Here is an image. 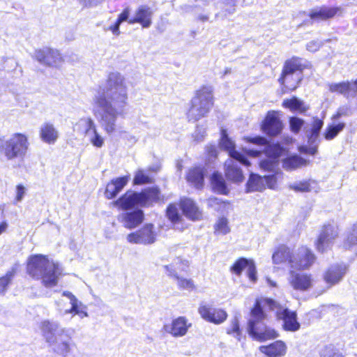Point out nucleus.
Wrapping results in <instances>:
<instances>
[{
    "mask_svg": "<svg viewBox=\"0 0 357 357\" xmlns=\"http://www.w3.org/2000/svg\"><path fill=\"white\" fill-rule=\"evenodd\" d=\"M89 142L93 146L101 148L104 144V138L98 133L97 128L91 131V135H87Z\"/></svg>",
    "mask_w": 357,
    "mask_h": 357,
    "instance_id": "obj_43",
    "label": "nucleus"
},
{
    "mask_svg": "<svg viewBox=\"0 0 357 357\" xmlns=\"http://www.w3.org/2000/svg\"><path fill=\"white\" fill-rule=\"evenodd\" d=\"M350 114V109L347 106H343L338 109L336 114L333 116L334 120L339 119L342 116H349Z\"/></svg>",
    "mask_w": 357,
    "mask_h": 357,
    "instance_id": "obj_55",
    "label": "nucleus"
},
{
    "mask_svg": "<svg viewBox=\"0 0 357 357\" xmlns=\"http://www.w3.org/2000/svg\"><path fill=\"white\" fill-rule=\"evenodd\" d=\"M206 151L209 158H215L218 155V150L214 145H208L206 147Z\"/></svg>",
    "mask_w": 357,
    "mask_h": 357,
    "instance_id": "obj_59",
    "label": "nucleus"
},
{
    "mask_svg": "<svg viewBox=\"0 0 357 357\" xmlns=\"http://www.w3.org/2000/svg\"><path fill=\"white\" fill-rule=\"evenodd\" d=\"M319 134L310 131V134L308 136V142L310 145H318L319 144Z\"/></svg>",
    "mask_w": 357,
    "mask_h": 357,
    "instance_id": "obj_60",
    "label": "nucleus"
},
{
    "mask_svg": "<svg viewBox=\"0 0 357 357\" xmlns=\"http://www.w3.org/2000/svg\"><path fill=\"white\" fill-rule=\"evenodd\" d=\"M160 195V190L157 188L146 189L140 193L127 192L114 202V204L123 210L128 211L135 206H146L151 202L159 200Z\"/></svg>",
    "mask_w": 357,
    "mask_h": 357,
    "instance_id": "obj_7",
    "label": "nucleus"
},
{
    "mask_svg": "<svg viewBox=\"0 0 357 357\" xmlns=\"http://www.w3.org/2000/svg\"><path fill=\"white\" fill-rule=\"evenodd\" d=\"M17 195H16V201L21 202L26 194V188L22 185H17L16 188Z\"/></svg>",
    "mask_w": 357,
    "mask_h": 357,
    "instance_id": "obj_58",
    "label": "nucleus"
},
{
    "mask_svg": "<svg viewBox=\"0 0 357 357\" xmlns=\"http://www.w3.org/2000/svg\"><path fill=\"white\" fill-rule=\"evenodd\" d=\"M277 317L283 321V328L285 331L295 332L299 330L301 325L297 321L296 312L285 308L277 312Z\"/></svg>",
    "mask_w": 357,
    "mask_h": 357,
    "instance_id": "obj_20",
    "label": "nucleus"
},
{
    "mask_svg": "<svg viewBox=\"0 0 357 357\" xmlns=\"http://www.w3.org/2000/svg\"><path fill=\"white\" fill-rule=\"evenodd\" d=\"M321 357H343L333 347L327 346L321 351Z\"/></svg>",
    "mask_w": 357,
    "mask_h": 357,
    "instance_id": "obj_50",
    "label": "nucleus"
},
{
    "mask_svg": "<svg viewBox=\"0 0 357 357\" xmlns=\"http://www.w3.org/2000/svg\"><path fill=\"white\" fill-rule=\"evenodd\" d=\"M345 127L344 123L337 125H331L325 130L324 137L326 140H331L335 138Z\"/></svg>",
    "mask_w": 357,
    "mask_h": 357,
    "instance_id": "obj_40",
    "label": "nucleus"
},
{
    "mask_svg": "<svg viewBox=\"0 0 357 357\" xmlns=\"http://www.w3.org/2000/svg\"><path fill=\"white\" fill-rule=\"evenodd\" d=\"M211 186L215 192L220 194L226 195L229 191L225 180H211Z\"/></svg>",
    "mask_w": 357,
    "mask_h": 357,
    "instance_id": "obj_46",
    "label": "nucleus"
},
{
    "mask_svg": "<svg viewBox=\"0 0 357 357\" xmlns=\"http://www.w3.org/2000/svg\"><path fill=\"white\" fill-rule=\"evenodd\" d=\"M226 3L229 6V8L227 9H225V12H227L229 14L234 13L235 11V6L236 3V0H225Z\"/></svg>",
    "mask_w": 357,
    "mask_h": 357,
    "instance_id": "obj_62",
    "label": "nucleus"
},
{
    "mask_svg": "<svg viewBox=\"0 0 357 357\" xmlns=\"http://www.w3.org/2000/svg\"><path fill=\"white\" fill-rule=\"evenodd\" d=\"M177 262L172 263L169 265H166L164 266L166 273L169 276L173 278L175 280H176L177 285L180 289L192 290L195 288V285L193 281L190 279H186L183 278H180L176 272L177 268Z\"/></svg>",
    "mask_w": 357,
    "mask_h": 357,
    "instance_id": "obj_25",
    "label": "nucleus"
},
{
    "mask_svg": "<svg viewBox=\"0 0 357 357\" xmlns=\"http://www.w3.org/2000/svg\"><path fill=\"white\" fill-rule=\"evenodd\" d=\"M275 302L271 299H257L255 307L250 312V318L248 321L247 331L248 334L256 341L265 342L279 337V333L274 328L265 324L266 311L273 310Z\"/></svg>",
    "mask_w": 357,
    "mask_h": 357,
    "instance_id": "obj_2",
    "label": "nucleus"
},
{
    "mask_svg": "<svg viewBox=\"0 0 357 357\" xmlns=\"http://www.w3.org/2000/svg\"><path fill=\"white\" fill-rule=\"evenodd\" d=\"M208 206L213 208L215 211L225 212L230 206L229 203L223 202L218 198L211 197L207 200Z\"/></svg>",
    "mask_w": 357,
    "mask_h": 357,
    "instance_id": "obj_38",
    "label": "nucleus"
},
{
    "mask_svg": "<svg viewBox=\"0 0 357 357\" xmlns=\"http://www.w3.org/2000/svg\"><path fill=\"white\" fill-rule=\"evenodd\" d=\"M42 335L54 353L67 357L75 347L70 330L62 328L56 321L45 320L40 324Z\"/></svg>",
    "mask_w": 357,
    "mask_h": 357,
    "instance_id": "obj_3",
    "label": "nucleus"
},
{
    "mask_svg": "<svg viewBox=\"0 0 357 357\" xmlns=\"http://www.w3.org/2000/svg\"><path fill=\"white\" fill-rule=\"evenodd\" d=\"M356 91L357 86L354 83L349 82L347 98L349 96H354Z\"/></svg>",
    "mask_w": 357,
    "mask_h": 357,
    "instance_id": "obj_63",
    "label": "nucleus"
},
{
    "mask_svg": "<svg viewBox=\"0 0 357 357\" xmlns=\"http://www.w3.org/2000/svg\"><path fill=\"white\" fill-rule=\"evenodd\" d=\"M128 94L126 78L110 73L93 97V114L103 130L112 135L117 130V119L126 112Z\"/></svg>",
    "mask_w": 357,
    "mask_h": 357,
    "instance_id": "obj_1",
    "label": "nucleus"
},
{
    "mask_svg": "<svg viewBox=\"0 0 357 357\" xmlns=\"http://www.w3.org/2000/svg\"><path fill=\"white\" fill-rule=\"evenodd\" d=\"M311 146L307 148L306 146L299 147V151L303 153H308L314 155L317 152V145H310Z\"/></svg>",
    "mask_w": 357,
    "mask_h": 357,
    "instance_id": "obj_57",
    "label": "nucleus"
},
{
    "mask_svg": "<svg viewBox=\"0 0 357 357\" xmlns=\"http://www.w3.org/2000/svg\"><path fill=\"white\" fill-rule=\"evenodd\" d=\"M27 272L31 277L41 280L46 287L56 286L61 275L59 265L43 255H36L29 258Z\"/></svg>",
    "mask_w": 357,
    "mask_h": 357,
    "instance_id": "obj_4",
    "label": "nucleus"
},
{
    "mask_svg": "<svg viewBox=\"0 0 357 357\" xmlns=\"http://www.w3.org/2000/svg\"><path fill=\"white\" fill-rule=\"evenodd\" d=\"M316 180H296L289 185V188L295 192L316 191Z\"/></svg>",
    "mask_w": 357,
    "mask_h": 357,
    "instance_id": "obj_34",
    "label": "nucleus"
},
{
    "mask_svg": "<svg viewBox=\"0 0 357 357\" xmlns=\"http://www.w3.org/2000/svg\"><path fill=\"white\" fill-rule=\"evenodd\" d=\"M160 169V165L159 164H155L151 165L147 171L143 169H139L133 178H151V172H157Z\"/></svg>",
    "mask_w": 357,
    "mask_h": 357,
    "instance_id": "obj_42",
    "label": "nucleus"
},
{
    "mask_svg": "<svg viewBox=\"0 0 357 357\" xmlns=\"http://www.w3.org/2000/svg\"><path fill=\"white\" fill-rule=\"evenodd\" d=\"M357 244V224L355 225L352 229L351 232L347 236L344 242V247L346 248H350L352 245Z\"/></svg>",
    "mask_w": 357,
    "mask_h": 357,
    "instance_id": "obj_48",
    "label": "nucleus"
},
{
    "mask_svg": "<svg viewBox=\"0 0 357 357\" xmlns=\"http://www.w3.org/2000/svg\"><path fill=\"white\" fill-rule=\"evenodd\" d=\"M314 260L315 257L312 252L306 247H301L292 253L289 264L291 268L305 269L308 268Z\"/></svg>",
    "mask_w": 357,
    "mask_h": 357,
    "instance_id": "obj_12",
    "label": "nucleus"
},
{
    "mask_svg": "<svg viewBox=\"0 0 357 357\" xmlns=\"http://www.w3.org/2000/svg\"><path fill=\"white\" fill-rule=\"evenodd\" d=\"M40 137L43 142L51 144L58 139L59 132L52 123H45L40 127Z\"/></svg>",
    "mask_w": 357,
    "mask_h": 357,
    "instance_id": "obj_29",
    "label": "nucleus"
},
{
    "mask_svg": "<svg viewBox=\"0 0 357 357\" xmlns=\"http://www.w3.org/2000/svg\"><path fill=\"white\" fill-rule=\"evenodd\" d=\"M220 146L222 149L226 151L231 158L245 166L250 165V162L245 156L235 150V144L229 138L225 130H222Z\"/></svg>",
    "mask_w": 357,
    "mask_h": 357,
    "instance_id": "obj_14",
    "label": "nucleus"
},
{
    "mask_svg": "<svg viewBox=\"0 0 357 357\" xmlns=\"http://www.w3.org/2000/svg\"><path fill=\"white\" fill-rule=\"evenodd\" d=\"M291 130L298 132L303 126L304 121L298 117H291L289 120Z\"/></svg>",
    "mask_w": 357,
    "mask_h": 357,
    "instance_id": "obj_51",
    "label": "nucleus"
},
{
    "mask_svg": "<svg viewBox=\"0 0 357 357\" xmlns=\"http://www.w3.org/2000/svg\"><path fill=\"white\" fill-rule=\"evenodd\" d=\"M27 137L22 133H15L6 141L3 140V146L0 151L3 152L8 160L23 158L29 149Z\"/></svg>",
    "mask_w": 357,
    "mask_h": 357,
    "instance_id": "obj_9",
    "label": "nucleus"
},
{
    "mask_svg": "<svg viewBox=\"0 0 357 357\" xmlns=\"http://www.w3.org/2000/svg\"><path fill=\"white\" fill-rule=\"evenodd\" d=\"M247 273L251 281L255 282L257 280L256 267L253 261H248V264L247 266Z\"/></svg>",
    "mask_w": 357,
    "mask_h": 357,
    "instance_id": "obj_52",
    "label": "nucleus"
},
{
    "mask_svg": "<svg viewBox=\"0 0 357 357\" xmlns=\"http://www.w3.org/2000/svg\"><path fill=\"white\" fill-rule=\"evenodd\" d=\"M119 219L121 220L125 227L128 229H133L142 222L144 220V213L142 210L137 209L122 213L119 216Z\"/></svg>",
    "mask_w": 357,
    "mask_h": 357,
    "instance_id": "obj_24",
    "label": "nucleus"
},
{
    "mask_svg": "<svg viewBox=\"0 0 357 357\" xmlns=\"http://www.w3.org/2000/svg\"><path fill=\"white\" fill-rule=\"evenodd\" d=\"M309 162V160L298 155H294L284 159L282 161V167L287 171H292L307 166Z\"/></svg>",
    "mask_w": 357,
    "mask_h": 357,
    "instance_id": "obj_31",
    "label": "nucleus"
},
{
    "mask_svg": "<svg viewBox=\"0 0 357 357\" xmlns=\"http://www.w3.org/2000/svg\"><path fill=\"white\" fill-rule=\"evenodd\" d=\"M288 281L294 289L301 291H308L314 284L311 275L294 271H290Z\"/></svg>",
    "mask_w": 357,
    "mask_h": 357,
    "instance_id": "obj_13",
    "label": "nucleus"
},
{
    "mask_svg": "<svg viewBox=\"0 0 357 357\" xmlns=\"http://www.w3.org/2000/svg\"><path fill=\"white\" fill-rule=\"evenodd\" d=\"M248 261L246 259L241 258L236 261L234 264L231 266V271L235 273L237 275H240L242 271L247 268L248 264Z\"/></svg>",
    "mask_w": 357,
    "mask_h": 357,
    "instance_id": "obj_49",
    "label": "nucleus"
},
{
    "mask_svg": "<svg viewBox=\"0 0 357 357\" xmlns=\"http://www.w3.org/2000/svg\"><path fill=\"white\" fill-rule=\"evenodd\" d=\"M226 178H244L242 171L238 168L236 163L230 160L226 164Z\"/></svg>",
    "mask_w": 357,
    "mask_h": 357,
    "instance_id": "obj_37",
    "label": "nucleus"
},
{
    "mask_svg": "<svg viewBox=\"0 0 357 357\" xmlns=\"http://www.w3.org/2000/svg\"><path fill=\"white\" fill-rule=\"evenodd\" d=\"M156 231L154 225L146 224L139 230L127 236V241L135 244H152L156 240Z\"/></svg>",
    "mask_w": 357,
    "mask_h": 357,
    "instance_id": "obj_11",
    "label": "nucleus"
},
{
    "mask_svg": "<svg viewBox=\"0 0 357 357\" xmlns=\"http://www.w3.org/2000/svg\"><path fill=\"white\" fill-rule=\"evenodd\" d=\"M166 215L174 224L179 222L182 219L176 204H170L168 206L166 210Z\"/></svg>",
    "mask_w": 357,
    "mask_h": 357,
    "instance_id": "obj_39",
    "label": "nucleus"
},
{
    "mask_svg": "<svg viewBox=\"0 0 357 357\" xmlns=\"http://www.w3.org/2000/svg\"><path fill=\"white\" fill-rule=\"evenodd\" d=\"M96 128L95 122L91 117H82L74 125L73 130L86 136L91 135Z\"/></svg>",
    "mask_w": 357,
    "mask_h": 357,
    "instance_id": "obj_32",
    "label": "nucleus"
},
{
    "mask_svg": "<svg viewBox=\"0 0 357 357\" xmlns=\"http://www.w3.org/2000/svg\"><path fill=\"white\" fill-rule=\"evenodd\" d=\"M304 68L301 58L293 57L286 61L279 82L288 89H296L301 81V73Z\"/></svg>",
    "mask_w": 357,
    "mask_h": 357,
    "instance_id": "obj_8",
    "label": "nucleus"
},
{
    "mask_svg": "<svg viewBox=\"0 0 357 357\" xmlns=\"http://www.w3.org/2000/svg\"><path fill=\"white\" fill-rule=\"evenodd\" d=\"M291 257H292V254L290 253L289 248L281 246L273 254L272 258L275 264H280L287 261L289 264Z\"/></svg>",
    "mask_w": 357,
    "mask_h": 357,
    "instance_id": "obj_35",
    "label": "nucleus"
},
{
    "mask_svg": "<svg viewBox=\"0 0 357 357\" xmlns=\"http://www.w3.org/2000/svg\"><path fill=\"white\" fill-rule=\"evenodd\" d=\"M32 57L44 66L58 68L64 62L63 57L57 50L47 47L36 50Z\"/></svg>",
    "mask_w": 357,
    "mask_h": 357,
    "instance_id": "obj_10",
    "label": "nucleus"
},
{
    "mask_svg": "<svg viewBox=\"0 0 357 357\" xmlns=\"http://www.w3.org/2000/svg\"><path fill=\"white\" fill-rule=\"evenodd\" d=\"M278 180H248L246 184V192H252L256 191H262L266 186L270 189L277 188Z\"/></svg>",
    "mask_w": 357,
    "mask_h": 357,
    "instance_id": "obj_28",
    "label": "nucleus"
},
{
    "mask_svg": "<svg viewBox=\"0 0 357 357\" xmlns=\"http://www.w3.org/2000/svg\"><path fill=\"white\" fill-rule=\"evenodd\" d=\"M15 275V271L13 269L6 273V274L0 278V294H3L6 291L7 287L11 282Z\"/></svg>",
    "mask_w": 357,
    "mask_h": 357,
    "instance_id": "obj_44",
    "label": "nucleus"
},
{
    "mask_svg": "<svg viewBox=\"0 0 357 357\" xmlns=\"http://www.w3.org/2000/svg\"><path fill=\"white\" fill-rule=\"evenodd\" d=\"M349 82L331 84L329 86V90L331 92H337L347 98Z\"/></svg>",
    "mask_w": 357,
    "mask_h": 357,
    "instance_id": "obj_45",
    "label": "nucleus"
},
{
    "mask_svg": "<svg viewBox=\"0 0 357 357\" xmlns=\"http://www.w3.org/2000/svg\"><path fill=\"white\" fill-rule=\"evenodd\" d=\"M343 10L341 7L321 6L316 7L310 11L309 17L317 22L327 20L335 15H341Z\"/></svg>",
    "mask_w": 357,
    "mask_h": 357,
    "instance_id": "obj_17",
    "label": "nucleus"
},
{
    "mask_svg": "<svg viewBox=\"0 0 357 357\" xmlns=\"http://www.w3.org/2000/svg\"><path fill=\"white\" fill-rule=\"evenodd\" d=\"M179 206L183 215L188 219L196 221L202 218V211L197 206L196 203L189 198H181Z\"/></svg>",
    "mask_w": 357,
    "mask_h": 357,
    "instance_id": "obj_21",
    "label": "nucleus"
},
{
    "mask_svg": "<svg viewBox=\"0 0 357 357\" xmlns=\"http://www.w3.org/2000/svg\"><path fill=\"white\" fill-rule=\"evenodd\" d=\"M199 312L204 319L215 324L224 322L227 317L225 310L207 305L200 306Z\"/></svg>",
    "mask_w": 357,
    "mask_h": 357,
    "instance_id": "obj_18",
    "label": "nucleus"
},
{
    "mask_svg": "<svg viewBox=\"0 0 357 357\" xmlns=\"http://www.w3.org/2000/svg\"><path fill=\"white\" fill-rule=\"evenodd\" d=\"M347 271L344 264H335L331 266L324 275V280L327 283L334 284L339 282Z\"/></svg>",
    "mask_w": 357,
    "mask_h": 357,
    "instance_id": "obj_26",
    "label": "nucleus"
},
{
    "mask_svg": "<svg viewBox=\"0 0 357 357\" xmlns=\"http://www.w3.org/2000/svg\"><path fill=\"white\" fill-rule=\"evenodd\" d=\"M130 14V11L128 8H126L119 16L117 19V22L119 24H121V22L124 21H128L130 19H128Z\"/></svg>",
    "mask_w": 357,
    "mask_h": 357,
    "instance_id": "obj_61",
    "label": "nucleus"
},
{
    "mask_svg": "<svg viewBox=\"0 0 357 357\" xmlns=\"http://www.w3.org/2000/svg\"><path fill=\"white\" fill-rule=\"evenodd\" d=\"M282 128V122L274 112H269L262 125L264 132L269 135L279 134Z\"/></svg>",
    "mask_w": 357,
    "mask_h": 357,
    "instance_id": "obj_22",
    "label": "nucleus"
},
{
    "mask_svg": "<svg viewBox=\"0 0 357 357\" xmlns=\"http://www.w3.org/2000/svg\"><path fill=\"white\" fill-rule=\"evenodd\" d=\"M153 11L148 6H140L136 10L134 17L128 20V23L133 24L139 23L143 28H149L152 24Z\"/></svg>",
    "mask_w": 357,
    "mask_h": 357,
    "instance_id": "obj_19",
    "label": "nucleus"
},
{
    "mask_svg": "<svg viewBox=\"0 0 357 357\" xmlns=\"http://www.w3.org/2000/svg\"><path fill=\"white\" fill-rule=\"evenodd\" d=\"M190 327H191V324L188 323L185 317H179L171 323L165 324L163 330L174 337H179L184 336Z\"/></svg>",
    "mask_w": 357,
    "mask_h": 357,
    "instance_id": "obj_16",
    "label": "nucleus"
},
{
    "mask_svg": "<svg viewBox=\"0 0 357 357\" xmlns=\"http://www.w3.org/2000/svg\"><path fill=\"white\" fill-rule=\"evenodd\" d=\"M213 106V89L204 86L197 90L190 101V107L187 112L189 121H197L206 117Z\"/></svg>",
    "mask_w": 357,
    "mask_h": 357,
    "instance_id": "obj_5",
    "label": "nucleus"
},
{
    "mask_svg": "<svg viewBox=\"0 0 357 357\" xmlns=\"http://www.w3.org/2000/svg\"><path fill=\"white\" fill-rule=\"evenodd\" d=\"M127 180H111L106 186L105 195L107 199L114 197L126 185Z\"/></svg>",
    "mask_w": 357,
    "mask_h": 357,
    "instance_id": "obj_33",
    "label": "nucleus"
},
{
    "mask_svg": "<svg viewBox=\"0 0 357 357\" xmlns=\"http://www.w3.org/2000/svg\"><path fill=\"white\" fill-rule=\"evenodd\" d=\"M222 178V174L218 172L210 170L208 168L201 166H195L192 167L188 174L186 178Z\"/></svg>",
    "mask_w": 357,
    "mask_h": 357,
    "instance_id": "obj_27",
    "label": "nucleus"
},
{
    "mask_svg": "<svg viewBox=\"0 0 357 357\" xmlns=\"http://www.w3.org/2000/svg\"><path fill=\"white\" fill-rule=\"evenodd\" d=\"M191 185L196 187L197 189H201L204 186V180H188Z\"/></svg>",
    "mask_w": 357,
    "mask_h": 357,
    "instance_id": "obj_64",
    "label": "nucleus"
},
{
    "mask_svg": "<svg viewBox=\"0 0 357 357\" xmlns=\"http://www.w3.org/2000/svg\"><path fill=\"white\" fill-rule=\"evenodd\" d=\"M248 142L263 146L264 149L261 150H246V153L252 156H257L259 154L264 151L268 158L261 160L259 163L261 169L267 172H274L278 165V158L282 154L284 149L279 144H271L265 137L257 136L255 137H249Z\"/></svg>",
    "mask_w": 357,
    "mask_h": 357,
    "instance_id": "obj_6",
    "label": "nucleus"
},
{
    "mask_svg": "<svg viewBox=\"0 0 357 357\" xmlns=\"http://www.w3.org/2000/svg\"><path fill=\"white\" fill-rule=\"evenodd\" d=\"M228 334H233L234 336L240 340L241 330L239 328L238 319L234 317L231 321L230 326L227 330Z\"/></svg>",
    "mask_w": 357,
    "mask_h": 357,
    "instance_id": "obj_47",
    "label": "nucleus"
},
{
    "mask_svg": "<svg viewBox=\"0 0 357 357\" xmlns=\"http://www.w3.org/2000/svg\"><path fill=\"white\" fill-rule=\"evenodd\" d=\"M259 350L267 357H283L287 353V347L283 341L277 340L268 345L260 346Z\"/></svg>",
    "mask_w": 357,
    "mask_h": 357,
    "instance_id": "obj_23",
    "label": "nucleus"
},
{
    "mask_svg": "<svg viewBox=\"0 0 357 357\" xmlns=\"http://www.w3.org/2000/svg\"><path fill=\"white\" fill-rule=\"evenodd\" d=\"M63 296L69 298L70 303L72 305L71 308L66 311V314L74 313L79 315L81 318L88 317V313L86 311V307L84 306L81 302H79L77 298L70 291H64Z\"/></svg>",
    "mask_w": 357,
    "mask_h": 357,
    "instance_id": "obj_30",
    "label": "nucleus"
},
{
    "mask_svg": "<svg viewBox=\"0 0 357 357\" xmlns=\"http://www.w3.org/2000/svg\"><path fill=\"white\" fill-rule=\"evenodd\" d=\"M206 134V129L202 126H197L195 132L193 133V137L195 140L200 142L204 139Z\"/></svg>",
    "mask_w": 357,
    "mask_h": 357,
    "instance_id": "obj_53",
    "label": "nucleus"
},
{
    "mask_svg": "<svg viewBox=\"0 0 357 357\" xmlns=\"http://www.w3.org/2000/svg\"><path fill=\"white\" fill-rule=\"evenodd\" d=\"M323 45V43L318 40H312L307 43L306 48L309 52H314L317 51Z\"/></svg>",
    "mask_w": 357,
    "mask_h": 357,
    "instance_id": "obj_54",
    "label": "nucleus"
},
{
    "mask_svg": "<svg viewBox=\"0 0 357 357\" xmlns=\"http://www.w3.org/2000/svg\"><path fill=\"white\" fill-rule=\"evenodd\" d=\"M214 228L215 233L222 235L227 234L230 231L228 220L225 218H220L215 223Z\"/></svg>",
    "mask_w": 357,
    "mask_h": 357,
    "instance_id": "obj_41",
    "label": "nucleus"
},
{
    "mask_svg": "<svg viewBox=\"0 0 357 357\" xmlns=\"http://www.w3.org/2000/svg\"><path fill=\"white\" fill-rule=\"evenodd\" d=\"M337 235L338 232L336 227L333 225L325 226L317 240V250L323 252L331 248Z\"/></svg>",
    "mask_w": 357,
    "mask_h": 357,
    "instance_id": "obj_15",
    "label": "nucleus"
},
{
    "mask_svg": "<svg viewBox=\"0 0 357 357\" xmlns=\"http://www.w3.org/2000/svg\"><path fill=\"white\" fill-rule=\"evenodd\" d=\"M324 125V122L322 120H320L317 118H314L313 123L311 128V132H317L319 134L321 129L322 128Z\"/></svg>",
    "mask_w": 357,
    "mask_h": 357,
    "instance_id": "obj_56",
    "label": "nucleus"
},
{
    "mask_svg": "<svg viewBox=\"0 0 357 357\" xmlns=\"http://www.w3.org/2000/svg\"><path fill=\"white\" fill-rule=\"evenodd\" d=\"M283 105L289 108L292 111L298 112L299 113H304L309 109L308 106L305 105L303 101L296 98L284 100Z\"/></svg>",
    "mask_w": 357,
    "mask_h": 357,
    "instance_id": "obj_36",
    "label": "nucleus"
}]
</instances>
